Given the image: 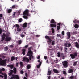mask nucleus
Segmentation results:
<instances>
[{"label": "nucleus", "instance_id": "1", "mask_svg": "<svg viewBox=\"0 0 79 79\" xmlns=\"http://www.w3.org/2000/svg\"><path fill=\"white\" fill-rule=\"evenodd\" d=\"M29 51H28V53L27 55V56H30L29 59L30 60H31V59H34V57L33 56V53L31 50H30L29 49Z\"/></svg>", "mask_w": 79, "mask_h": 79}, {"label": "nucleus", "instance_id": "2", "mask_svg": "<svg viewBox=\"0 0 79 79\" xmlns=\"http://www.w3.org/2000/svg\"><path fill=\"white\" fill-rule=\"evenodd\" d=\"M45 38L46 39L48 40L47 42H48V44L49 45L52 44V46L55 45V41H53L51 43L52 40H51L50 39V38L49 37V36H46Z\"/></svg>", "mask_w": 79, "mask_h": 79}, {"label": "nucleus", "instance_id": "3", "mask_svg": "<svg viewBox=\"0 0 79 79\" xmlns=\"http://www.w3.org/2000/svg\"><path fill=\"white\" fill-rule=\"evenodd\" d=\"M52 24H50V26L52 27L55 28L56 26V22L54 21V20L53 19H52L50 22Z\"/></svg>", "mask_w": 79, "mask_h": 79}, {"label": "nucleus", "instance_id": "4", "mask_svg": "<svg viewBox=\"0 0 79 79\" xmlns=\"http://www.w3.org/2000/svg\"><path fill=\"white\" fill-rule=\"evenodd\" d=\"M15 26V31H16L17 29V31L18 32H20L21 31V30L20 28H19V26L18 24H16L13 27H14Z\"/></svg>", "mask_w": 79, "mask_h": 79}, {"label": "nucleus", "instance_id": "5", "mask_svg": "<svg viewBox=\"0 0 79 79\" xmlns=\"http://www.w3.org/2000/svg\"><path fill=\"white\" fill-rule=\"evenodd\" d=\"M1 55H0V57ZM7 60L6 59L2 60V59L1 58H0V64L2 66L5 65Z\"/></svg>", "mask_w": 79, "mask_h": 79}, {"label": "nucleus", "instance_id": "6", "mask_svg": "<svg viewBox=\"0 0 79 79\" xmlns=\"http://www.w3.org/2000/svg\"><path fill=\"white\" fill-rule=\"evenodd\" d=\"M8 33H7L6 35V37L5 39V40L6 41H10L11 40V38L10 37H8L9 35H8Z\"/></svg>", "mask_w": 79, "mask_h": 79}, {"label": "nucleus", "instance_id": "7", "mask_svg": "<svg viewBox=\"0 0 79 79\" xmlns=\"http://www.w3.org/2000/svg\"><path fill=\"white\" fill-rule=\"evenodd\" d=\"M19 79V76L17 75H16L15 76L14 74L12 75V77H11L10 79Z\"/></svg>", "mask_w": 79, "mask_h": 79}, {"label": "nucleus", "instance_id": "8", "mask_svg": "<svg viewBox=\"0 0 79 79\" xmlns=\"http://www.w3.org/2000/svg\"><path fill=\"white\" fill-rule=\"evenodd\" d=\"M70 56L72 58V59H73L75 58V56H77V53L75 52L73 54H71Z\"/></svg>", "mask_w": 79, "mask_h": 79}, {"label": "nucleus", "instance_id": "9", "mask_svg": "<svg viewBox=\"0 0 79 79\" xmlns=\"http://www.w3.org/2000/svg\"><path fill=\"white\" fill-rule=\"evenodd\" d=\"M23 15H26L27 16H28V10H26L25 11L23 12Z\"/></svg>", "mask_w": 79, "mask_h": 79}, {"label": "nucleus", "instance_id": "10", "mask_svg": "<svg viewBox=\"0 0 79 79\" xmlns=\"http://www.w3.org/2000/svg\"><path fill=\"white\" fill-rule=\"evenodd\" d=\"M5 69L4 68L2 67L0 68V74L2 75H4V74L2 73V71H5Z\"/></svg>", "mask_w": 79, "mask_h": 79}, {"label": "nucleus", "instance_id": "11", "mask_svg": "<svg viewBox=\"0 0 79 79\" xmlns=\"http://www.w3.org/2000/svg\"><path fill=\"white\" fill-rule=\"evenodd\" d=\"M62 64L66 68L67 67V61L63 62Z\"/></svg>", "mask_w": 79, "mask_h": 79}, {"label": "nucleus", "instance_id": "12", "mask_svg": "<svg viewBox=\"0 0 79 79\" xmlns=\"http://www.w3.org/2000/svg\"><path fill=\"white\" fill-rule=\"evenodd\" d=\"M23 61H26L27 62H28L29 61V59L27 57H24L23 60Z\"/></svg>", "mask_w": 79, "mask_h": 79}, {"label": "nucleus", "instance_id": "13", "mask_svg": "<svg viewBox=\"0 0 79 79\" xmlns=\"http://www.w3.org/2000/svg\"><path fill=\"white\" fill-rule=\"evenodd\" d=\"M71 46V44L69 43L66 42L65 43V46L66 47H69Z\"/></svg>", "mask_w": 79, "mask_h": 79}, {"label": "nucleus", "instance_id": "14", "mask_svg": "<svg viewBox=\"0 0 79 79\" xmlns=\"http://www.w3.org/2000/svg\"><path fill=\"white\" fill-rule=\"evenodd\" d=\"M5 37H6V35L5 34L3 33L2 36V39L1 40V41L2 42L3 41Z\"/></svg>", "mask_w": 79, "mask_h": 79}, {"label": "nucleus", "instance_id": "15", "mask_svg": "<svg viewBox=\"0 0 79 79\" xmlns=\"http://www.w3.org/2000/svg\"><path fill=\"white\" fill-rule=\"evenodd\" d=\"M38 62L39 63H39V64L38 65H37V68H39L40 67V66H41V62L40 61V60H38Z\"/></svg>", "mask_w": 79, "mask_h": 79}, {"label": "nucleus", "instance_id": "16", "mask_svg": "<svg viewBox=\"0 0 79 79\" xmlns=\"http://www.w3.org/2000/svg\"><path fill=\"white\" fill-rule=\"evenodd\" d=\"M67 35L68 36V39H69L71 36V34L70 32H67Z\"/></svg>", "mask_w": 79, "mask_h": 79}, {"label": "nucleus", "instance_id": "17", "mask_svg": "<svg viewBox=\"0 0 79 79\" xmlns=\"http://www.w3.org/2000/svg\"><path fill=\"white\" fill-rule=\"evenodd\" d=\"M53 70L55 73H59L58 70L56 69H54Z\"/></svg>", "mask_w": 79, "mask_h": 79}, {"label": "nucleus", "instance_id": "18", "mask_svg": "<svg viewBox=\"0 0 79 79\" xmlns=\"http://www.w3.org/2000/svg\"><path fill=\"white\" fill-rule=\"evenodd\" d=\"M27 23H25L23 25L22 27L23 28H26L27 27Z\"/></svg>", "mask_w": 79, "mask_h": 79}, {"label": "nucleus", "instance_id": "19", "mask_svg": "<svg viewBox=\"0 0 79 79\" xmlns=\"http://www.w3.org/2000/svg\"><path fill=\"white\" fill-rule=\"evenodd\" d=\"M7 67H10V68L11 69H12L14 67V66L13 65H7Z\"/></svg>", "mask_w": 79, "mask_h": 79}, {"label": "nucleus", "instance_id": "20", "mask_svg": "<svg viewBox=\"0 0 79 79\" xmlns=\"http://www.w3.org/2000/svg\"><path fill=\"white\" fill-rule=\"evenodd\" d=\"M18 6L17 5H14L12 6V8H16L17 9V8L18 7Z\"/></svg>", "mask_w": 79, "mask_h": 79}, {"label": "nucleus", "instance_id": "21", "mask_svg": "<svg viewBox=\"0 0 79 79\" xmlns=\"http://www.w3.org/2000/svg\"><path fill=\"white\" fill-rule=\"evenodd\" d=\"M13 72L14 71L13 70H10V72L8 73L9 75V76H10L11 75L12 73H13Z\"/></svg>", "mask_w": 79, "mask_h": 79}, {"label": "nucleus", "instance_id": "22", "mask_svg": "<svg viewBox=\"0 0 79 79\" xmlns=\"http://www.w3.org/2000/svg\"><path fill=\"white\" fill-rule=\"evenodd\" d=\"M75 46L77 48H79V45L78 42H75Z\"/></svg>", "mask_w": 79, "mask_h": 79}, {"label": "nucleus", "instance_id": "23", "mask_svg": "<svg viewBox=\"0 0 79 79\" xmlns=\"http://www.w3.org/2000/svg\"><path fill=\"white\" fill-rule=\"evenodd\" d=\"M22 53H23V55H25V51H26V50L25 49H22Z\"/></svg>", "mask_w": 79, "mask_h": 79}, {"label": "nucleus", "instance_id": "24", "mask_svg": "<svg viewBox=\"0 0 79 79\" xmlns=\"http://www.w3.org/2000/svg\"><path fill=\"white\" fill-rule=\"evenodd\" d=\"M12 11V9H8L7 10V13H10Z\"/></svg>", "mask_w": 79, "mask_h": 79}, {"label": "nucleus", "instance_id": "25", "mask_svg": "<svg viewBox=\"0 0 79 79\" xmlns=\"http://www.w3.org/2000/svg\"><path fill=\"white\" fill-rule=\"evenodd\" d=\"M60 23H58V26H57V29L58 30H59L60 28Z\"/></svg>", "mask_w": 79, "mask_h": 79}, {"label": "nucleus", "instance_id": "26", "mask_svg": "<svg viewBox=\"0 0 79 79\" xmlns=\"http://www.w3.org/2000/svg\"><path fill=\"white\" fill-rule=\"evenodd\" d=\"M74 27L76 29L78 28L79 27V25L77 24H76L74 26Z\"/></svg>", "mask_w": 79, "mask_h": 79}, {"label": "nucleus", "instance_id": "27", "mask_svg": "<svg viewBox=\"0 0 79 79\" xmlns=\"http://www.w3.org/2000/svg\"><path fill=\"white\" fill-rule=\"evenodd\" d=\"M51 74V71L48 70V73L47 75H50Z\"/></svg>", "mask_w": 79, "mask_h": 79}, {"label": "nucleus", "instance_id": "28", "mask_svg": "<svg viewBox=\"0 0 79 79\" xmlns=\"http://www.w3.org/2000/svg\"><path fill=\"white\" fill-rule=\"evenodd\" d=\"M4 50L5 51H7L8 50V47L7 46H6V47H5L4 48Z\"/></svg>", "mask_w": 79, "mask_h": 79}, {"label": "nucleus", "instance_id": "29", "mask_svg": "<svg viewBox=\"0 0 79 79\" xmlns=\"http://www.w3.org/2000/svg\"><path fill=\"white\" fill-rule=\"evenodd\" d=\"M73 72V70L72 69H70L68 70V73H72Z\"/></svg>", "mask_w": 79, "mask_h": 79}, {"label": "nucleus", "instance_id": "30", "mask_svg": "<svg viewBox=\"0 0 79 79\" xmlns=\"http://www.w3.org/2000/svg\"><path fill=\"white\" fill-rule=\"evenodd\" d=\"M15 59V57L14 56H12L11 58V61H13Z\"/></svg>", "mask_w": 79, "mask_h": 79}, {"label": "nucleus", "instance_id": "31", "mask_svg": "<svg viewBox=\"0 0 79 79\" xmlns=\"http://www.w3.org/2000/svg\"><path fill=\"white\" fill-rule=\"evenodd\" d=\"M4 79H7V74H4Z\"/></svg>", "mask_w": 79, "mask_h": 79}, {"label": "nucleus", "instance_id": "32", "mask_svg": "<svg viewBox=\"0 0 79 79\" xmlns=\"http://www.w3.org/2000/svg\"><path fill=\"white\" fill-rule=\"evenodd\" d=\"M23 17L24 19H26L27 20L28 19V17L26 16H23Z\"/></svg>", "mask_w": 79, "mask_h": 79}, {"label": "nucleus", "instance_id": "33", "mask_svg": "<svg viewBox=\"0 0 79 79\" xmlns=\"http://www.w3.org/2000/svg\"><path fill=\"white\" fill-rule=\"evenodd\" d=\"M60 52H58L57 53V56L58 57H60Z\"/></svg>", "mask_w": 79, "mask_h": 79}, {"label": "nucleus", "instance_id": "34", "mask_svg": "<svg viewBox=\"0 0 79 79\" xmlns=\"http://www.w3.org/2000/svg\"><path fill=\"white\" fill-rule=\"evenodd\" d=\"M18 21L20 23L22 22V19L21 18H20L19 20Z\"/></svg>", "mask_w": 79, "mask_h": 79}, {"label": "nucleus", "instance_id": "35", "mask_svg": "<svg viewBox=\"0 0 79 79\" xmlns=\"http://www.w3.org/2000/svg\"><path fill=\"white\" fill-rule=\"evenodd\" d=\"M14 72L15 73L16 72V69L15 68H14Z\"/></svg>", "mask_w": 79, "mask_h": 79}, {"label": "nucleus", "instance_id": "36", "mask_svg": "<svg viewBox=\"0 0 79 79\" xmlns=\"http://www.w3.org/2000/svg\"><path fill=\"white\" fill-rule=\"evenodd\" d=\"M64 50L65 51V52H67V48L65 47L64 48Z\"/></svg>", "mask_w": 79, "mask_h": 79}, {"label": "nucleus", "instance_id": "37", "mask_svg": "<svg viewBox=\"0 0 79 79\" xmlns=\"http://www.w3.org/2000/svg\"><path fill=\"white\" fill-rule=\"evenodd\" d=\"M22 42V41L21 40H19L18 41V43L19 44H20Z\"/></svg>", "mask_w": 79, "mask_h": 79}, {"label": "nucleus", "instance_id": "38", "mask_svg": "<svg viewBox=\"0 0 79 79\" xmlns=\"http://www.w3.org/2000/svg\"><path fill=\"white\" fill-rule=\"evenodd\" d=\"M20 36L22 38H23L25 36V35L23 34H21Z\"/></svg>", "mask_w": 79, "mask_h": 79}, {"label": "nucleus", "instance_id": "39", "mask_svg": "<svg viewBox=\"0 0 79 79\" xmlns=\"http://www.w3.org/2000/svg\"><path fill=\"white\" fill-rule=\"evenodd\" d=\"M31 66H30V65H28L27 66V68L28 69H29L30 68Z\"/></svg>", "mask_w": 79, "mask_h": 79}, {"label": "nucleus", "instance_id": "40", "mask_svg": "<svg viewBox=\"0 0 79 79\" xmlns=\"http://www.w3.org/2000/svg\"><path fill=\"white\" fill-rule=\"evenodd\" d=\"M52 32L53 33H54V29L53 28H52Z\"/></svg>", "mask_w": 79, "mask_h": 79}, {"label": "nucleus", "instance_id": "41", "mask_svg": "<svg viewBox=\"0 0 79 79\" xmlns=\"http://www.w3.org/2000/svg\"><path fill=\"white\" fill-rule=\"evenodd\" d=\"M74 77V76H72L70 77L69 78L70 79H73V78Z\"/></svg>", "mask_w": 79, "mask_h": 79}, {"label": "nucleus", "instance_id": "42", "mask_svg": "<svg viewBox=\"0 0 79 79\" xmlns=\"http://www.w3.org/2000/svg\"><path fill=\"white\" fill-rule=\"evenodd\" d=\"M57 37H61V34H57Z\"/></svg>", "mask_w": 79, "mask_h": 79}, {"label": "nucleus", "instance_id": "43", "mask_svg": "<svg viewBox=\"0 0 79 79\" xmlns=\"http://www.w3.org/2000/svg\"><path fill=\"white\" fill-rule=\"evenodd\" d=\"M20 65H21V66H23V62H20Z\"/></svg>", "mask_w": 79, "mask_h": 79}, {"label": "nucleus", "instance_id": "44", "mask_svg": "<svg viewBox=\"0 0 79 79\" xmlns=\"http://www.w3.org/2000/svg\"><path fill=\"white\" fill-rule=\"evenodd\" d=\"M62 34L63 35H64V31H62Z\"/></svg>", "mask_w": 79, "mask_h": 79}, {"label": "nucleus", "instance_id": "45", "mask_svg": "<svg viewBox=\"0 0 79 79\" xmlns=\"http://www.w3.org/2000/svg\"><path fill=\"white\" fill-rule=\"evenodd\" d=\"M77 61L75 62V63L73 64L74 65V66L76 65V64H77Z\"/></svg>", "mask_w": 79, "mask_h": 79}, {"label": "nucleus", "instance_id": "46", "mask_svg": "<svg viewBox=\"0 0 79 79\" xmlns=\"http://www.w3.org/2000/svg\"><path fill=\"white\" fill-rule=\"evenodd\" d=\"M20 73H21V74H23V71H22V70H21V71H20Z\"/></svg>", "mask_w": 79, "mask_h": 79}, {"label": "nucleus", "instance_id": "47", "mask_svg": "<svg viewBox=\"0 0 79 79\" xmlns=\"http://www.w3.org/2000/svg\"><path fill=\"white\" fill-rule=\"evenodd\" d=\"M62 59H64V55H62Z\"/></svg>", "mask_w": 79, "mask_h": 79}, {"label": "nucleus", "instance_id": "48", "mask_svg": "<svg viewBox=\"0 0 79 79\" xmlns=\"http://www.w3.org/2000/svg\"><path fill=\"white\" fill-rule=\"evenodd\" d=\"M2 29L1 28H0V34H1L2 33Z\"/></svg>", "mask_w": 79, "mask_h": 79}, {"label": "nucleus", "instance_id": "49", "mask_svg": "<svg viewBox=\"0 0 79 79\" xmlns=\"http://www.w3.org/2000/svg\"><path fill=\"white\" fill-rule=\"evenodd\" d=\"M40 35H36V36L37 37H40Z\"/></svg>", "mask_w": 79, "mask_h": 79}, {"label": "nucleus", "instance_id": "50", "mask_svg": "<svg viewBox=\"0 0 79 79\" xmlns=\"http://www.w3.org/2000/svg\"><path fill=\"white\" fill-rule=\"evenodd\" d=\"M18 64H19V63H16V66L17 67H18Z\"/></svg>", "mask_w": 79, "mask_h": 79}, {"label": "nucleus", "instance_id": "51", "mask_svg": "<svg viewBox=\"0 0 79 79\" xmlns=\"http://www.w3.org/2000/svg\"><path fill=\"white\" fill-rule=\"evenodd\" d=\"M63 74L65 75L66 74V72L65 71H63Z\"/></svg>", "mask_w": 79, "mask_h": 79}, {"label": "nucleus", "instance_id": "52", "mask_svg": "<svg viewBox=\"0 0 79 79\" xmlns=\"http://www.w3.org/2000/svg\"><path fill=\"white\" fill-rule=\"evenodd\" d=\"M0 77H1L2 78H3L4 77L3 76L0 75Z\"/></svg>", "mask_w": 79, "mask_h": 79}, {"label": "nucleus", "instance_id": "53", "mask_svg": "<svg viewBox=\"0 0 79 79\" xmlns=\"http://www.w3.org/2000/svg\"><path fill=\"white\" fill-rule=\"evenodd\" d=\"M28 45H26V46H25L24 47L25 48H27L28 47Z\"/></svg>", "mask_w": 79, "mask_h": 79}, {"label": "nucleus", "instance_id": "54", "mask_svg": "<svg viewBox=\"0 0 79 79\" xmlns=\"http://www.w3.org/2000/svg\"><path fill=\"white\" fill-rule=\"evenodd\" d=\"M44 58L45 60H46V59L47 58V57L46 56H44Z\"/></svg>", "mask_w": 79, "mask_h": 79}, {"label": "nucleus", "instance_id": "55", "mask_svg": "<svg viewBox=\"0 0 79 79\" xmlns=\"http://www.w3.org/2000/svg\"><path fill=\"white\" fill-rule=\"evenodd\" d=\"M10 48H13V45H11L10 46Z\"/></svg>", "mask_w": 79, "mask_h": 79}, {"label": "nucleus", "instance_id": "56", "mask_svg": "<svg viewBox=\"0 0 79 79\" xmlns=\"http://www.w3.org/2000/svg\"><path fill=\"white\" fill-rule=\"evenodd\" d=\"M17 60V57L14 58V60Z\"/></svg>", "mask_w": 79, "mask_h": 79}, {"label": "nucleus", "instance_id": "57", "mask_svg": "<svg viewBox=\"0 0 79 79\" xmlns=\"http://www.w3.org/2000/svg\"><path fill=\"white\" fill-rule=\"evenodd\" d=\"M2 14H0V17H2Z\"/></svg>", "mask_w": 79, "mask_h": 79}, {"label": "nucleus", "instance_id": "58", "mask_svg": "<svg viewBox=\"0 0 79 79\" xmlns=\"http://www.w3.org/2000/svg\"><path fill=\"white\" fill-rule=\"evenodd\" d=\"M40 56H38L37 57V59H40Z\"/></svg>", "mask_w": 79, "mask_h": 79}, {"label": "nucleus", "instance_id": "59", "mask_svg": "<svg viewBox=\"0 0 79 79\" xmlns=\"http://www.w3.org/2000/svg\"><path fill=\"white\" fill-rule=\"evenodd\" d=\"M55 62L56 63H57L58 62V61L57 60H55Z\"/></svg>", "mask_w": 79, "mask_h": 79}, {"label": "nucleus", "instance_id": "60", "mask_svg": "<svg viewBox=\"0 0 79 79\" xmlns=\"http://www.w3.org/2000/svg\"><path fill=\"white\" fill-rule=\"evenodd\" d=\"M50 79V76H48V79Z\"/></svg>", "mask_w": 79, "mask_h": 79}, {"label": "nucleus", "instance_id": "61", "mask_svg": "<svg viewBox=\"0 0 79 79\" xmlns=\"http://www.w3.org/2000/svg\"><path fill=\"white\" fill-rule=\"evenodd\" d=\"M15 12H14L13 14V15L14 16L15 15Z\"/></svg>", "mask_w": 79, "mask_h": 79}, {"label": "nucleus", "instance_id": "62", "mask_svg": "<svg viewBox=\"0 0 79 79\" xmlns=\"http://www.w3.org/2000/svg\"><path fill=\"white\" fill-rule=\"evenodd\" d=\"M25 76L26 77H27V73H25Z\"/></svg>", "mask_w": 79, "mask_h": 79}, {"label": "nucleus", "instance_id": "63", "mask_svg": "<svg viewBox=\"0 0 79 79\" xmlns=\"http://www.w3.org/2000/svg\"><path fill=\"white\" fill-rule=\"evenodd\" d=\"M48 60H47V61H46V62L47 63H48Z\"/></svg>", "mask_w": 79, "mask_h": 79}, {"label": "nucleus", "instance_id": "64", "mask_svg": "<svg viewBox=\"0 0 79 79\" xmlns=\"http://www.w3.org/2000/svg\"><path fill=\"white\" fill-rule=\"evenodd\" d=\"M24 79H27V78H26V77H24Z\"/></svg>", "mask_w": 79, "mask_h": 79}]
</instances>
